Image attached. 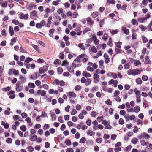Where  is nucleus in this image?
I'll use <instances>...</instances> for the list:
<instances>
[{
  "instance_id": "a19ab883",
  "label": "nucleus",
  "mask_w": 152,
  "mask_h": 152,
  "mask_svg": "<svg viewBox=\"0 0 152 152\" xmlns=\"http://www.w3.org/2000/svg\"><path fill=\"white\" fill-rule=\"evenodd\" d=\"M28 150L30 152H32L34 150V148L33 147L31 146H28L27 148Z\"/></svg>"
},
{
  "instance_id": "72a5a7b5",
  "label": "nucleus",
  "mask_w": 152,
  "mask_h": 152,
  "mask_svg": "<svg viewBox=\"0 0 152 152\" xmlns=\"http://www.w3.org/2000/svg\"><path fill=\"white\" fill-rule=\"evenodd\" d=\"M50 127V125L48 124H45L44 126L43 129L44 130H46L48 129Z\"/></svg>"
},
{
  "instance_id": "f704fd0d",
  "label": "nucleus",
  "mask_w": 152,
  "mask_h": 152,
  "mask_svg": "<svg viewBox=\"0 0 152 152\" xmlns=\"http://www.w3.org/2000/svg\"><path fill=\"white\" fill-rule=\"evenodd\" d=\"M99 68L101 69H103L104 68V66H103V62L102 60H100L99 61Z\"/></svg>"
},
{
  "instance_id": "2f4dec72",
  "label": "nucleus",
  "mask_w": 152,
  "mask_h": 152,
  "mask_svg": "<svg viewBox=\"0 0 152 152\" xmlns=\"http://www.w3.org/2000/svg\"><path fill=\"white\" fill-rule=\"evenodd\" d=\"M69 63L68 61L66 60H64L63 61V63L62 64V66H66L69 64Z\"/></svg>"
},
{
  "instance_id": "338daca9",
  "label": "nucleus",
  "mask_w": 152,
  "mask_h": 152,
  "mask_svg": "<svg viewBox=\"0 0 152 152\" xmlns=\"http://www.w3.org/2000/svg\"><path fill=\"white\" fill-rule=\"evenodd\" d=\"M22 89V87L21 86H18L16 88V90L18 91L19 92L21 91Z\"/></svg>"
},
{
  "instance_id": "ea45409f",
  "label": "nucleus",
  "mask_w": 152,
  "mask_h": 152,
  "mask_svg": "<svg viewBox=\"0 0 152 152\" xmlns=\"http://www.w3.org/2000/svg\"><path fill=\"white\" fill-rule=\"evenodd\" d=\"M86 141V138L84 137H82L80 140L79 143H84Z\"/></svg>"
},
{
  "instance_id": "79ce46f5",
  "label": "nucleus",
  "mask_w": 152,
  "mask_h": 152,
  "mask_svg": "<svg viewBox=\"0 0 152 152\" xmlns=\"http://www.w3.org/2000/svg\"><path fill=\"white\" fill-rule=\"evenodd\" d=\"M139 27L141 28L142 31H144L146 29V28L142 25H140Z\"/></svg>"
},
{
  "instance_id": "412c9836",
  "label": "nucleus",
  "mask_w": 152,
  "mask_h": 152,
  "mask_svg": "<svg viewBox=\"0 0 152 152\" xmlns=\"http://www.w3.org/2000/svg\"><path fill=\"white\" fill-rule=\"evenodd\" d=\"M91 30V29L90 28L88 27H87L84 29L83 31V33L84 34L87 32L90 31Z\"/></svg>"
},
{
  "instance_id": "c85d7f7f",
  "label": "nucleus",
  "mask_w": 152,
  "mask_h": 152,
  "mask_svg": "<svg viewBox=\"0 0 152 152\" xmlns=\"http://www.w3.org/2000/svg\"><path fill=\"white\" fill-rule=\"evenodd\" d=\"M145 63L146 64H149L150 63V61H149V57L148 56H146L145 58Z\"/></svg>"
},
{
  "instance_id": "5fc2aeb1",
  "label": "nucleus",
  "mask_w": 152,
  "mask_h": 152,
  "mask_svg": "<svg viewBox=\"0 0 152 152\" xmlns=\"http://www.w3.org/2000/svg\"><path fill=\"white\" fill-rule=\"evenodd\" d=\"M107 2L109 4H115V1L114 0H107Z\"/></svg>"
},
{
  "instance_id": "de8ad7c7",
  "label": "nucleus",
  "mask_w": 152,
  "mask_h": 152,
  "mask_svg": "<svg viewBox=\"0 0 152 152\" xmlns=\"http://www.w3.org/2000/svg\"><path fill=\"white\" fill-rule=\"evenodd\" d=\"M21 115L23 118H25L27 117L28 115L25 113L23 112L21 113Z\"/></svg>"
},
{
  "instance_id": "f03ea898",
  "label": "nucleus",
  "mask_w": 152,
  "mask_h": 152,
  "mask_svg": "<svg viewBox=\"0 0 152 152\" xmlns=\"http://www.w3.org/2000/svg\"><path fill=\"white\" fill-rule=\"evenodd\" d=\"M92 39L94 40V43L96 45H98L99 43V41L97 38L94 35H93L92 37Z\"/></svg>"
},
{
  "instance_id": "0e129e2a",
  "label": "nucleus",
  "mask_w": 152,
  "mask_h": 152,
  "mask_svg": "<svg viewBox=\"0 0 152 152\" xmlns=\"http://www.w3.org/2000/svg\"><path fill=\"white\" fill-rule=\"evenodd\" d=\"M103 116L98 117L97 118V120L99 122H101L103 121Z\"/></svg>"
},
{
  "instance_id": "c756f323",
  "label": "nucleus",
  "mask_w": 152,
  "mask_h": 152,
  "mask_svg": "<svg viewBox=\"0 0 152 152\" xmlns=\"http://www.w3.org/2000/svg\"><path fill=\"white\" fill-rule=\"evenodd\" d=\"M37 78V74L36 73H34L30 77V78L32 79H36Z\"/></svg>"
},
{
  "instance_id": "e433bc0d",
  "label": "nucleus",
  "mask_w": 152,
  "mask_h": 152,
  "mask_svg": "<svg viewBox=\"0 0 152 152\" xmlns=\"http://www.w3.org/2000/svg\"><path fill=\"white\" fill-rule=\"evenodd\" d=\"M91 82V80L90 79H87L86 81V86H88Z\"/></svg>"
},
{
  "instance_id": "a211bd4d",
  "label": "nucleus",
  "mask_w": 152,
  "mask_h": 152,
  "mask_svg": "<svg viewBox=\"0 0 152 152\" xmlns=\"http://www.w3.org/2000/svg\"><path fill=\"white\" fill-rule=\"evenodd\" d=\"M30 137H31L30 138L29 140L30 141H34L37 139V136L36 135L30 134Z\"/></svg>"
},
{
  "instance_id": "393cba45",
  "label": "nucleus",
  "mask_w": 152,
  "mask_h": 152,
  "mask_svg": "<svg viewBox=\"0 0 152 152\" xmlns=\"http://www.w3.org/2000/svg\"><path fill=\"white\" fill-rule=\"evenodd\" d=\"M98 14L97 12H94L92 14L91 16L93 18H95L98 15Z\"/></svg>"
},
{
  "instance_id": "4d7b16f0",
  "label": "nucleus",
  "mask_w": 152,
  "mask_h": 152,
  "mask_svg": "<svg viewBox=\"0 0 152 152\" xmlns=\"http://www.w3.org/2000/svg\"><path fill=\"white\" fill-rule=\"evenodd\" d=\"M91 115L92 117H95L97 115V113L95 111H92L91 114Z\"/></svg>"
},
{
  "instance_id": "37998d69",
  "label": "nucleus",
  "mask_w": 152,
  "mask_h": 152,
  "mask_svg": "<svg viewBox=\"0 0 152 152\" xmlns=\"http://www.w3.org/2000/svg\"><path fill=\"white\" fill-rule=\"evenodd\" d=\"M136 83L138 84H141L142 83V81L141 79L140 78H138L136 80Z\"/></svg>"
},
{
  "instance_id": "5701e85b",
  "label": "nucleus",
  "mask_w": 152,
  "mask_h": 152,
  "mask_svg": "<svg viewBox=\"0 0 152 152\" xmlns=\"http://www.w3.org/2000/svg\"><path fill=\"white\" fill-rule=\"evenodd\" d=\"M87 134L88 135L92 136L95 134V133L93 131L89 130L87 132Z\"/></svg>"
},
{
  "instance_id": "6ab92c4d",
  "label": "nucleus",
  "mask_w": 152,
  "mask_h": 152,
  "mask_svg": "<svg viewBox=\"0 0 152 152\" xmlns=\"http://www.w3.org/2000/svg\"><path fill=\"white\" fill-rule=\"evenodd\" d=\"M140 143L141 145L143 146H144L147 144H149L148 142H145V140H140Z\"/></svg>"
},
{
  "instance_id": "7c9ffc66",
  "label": "nucleus",
  "mask_w": 152,
  "mask_h": 152,
  "mask_svg": "<svg viewBox=\"0 0 152 152\" xmlns=\"http://www.w3.org/2000/svg\"><path fill=\"white\" fill-rule=\"evenodd\" d=\"M142 39L143 42L144 43H146L148 41L147 39L144 35L142 36Z\"/></svg>"
},
{
  "instance_id": "7ed1b4c3",
  "label": "nucleus",
  "mask_w": 152,
  "mask_h": 152,
  "mask_svg": "<svg viewBox=\"0 0 152 152\" xmlns=\"http://www.w3.org/2000/svg\"><path fill=\"white\" fill-rule=\"evenodd\" d=\"M102 88L104 91L106 92H108L110 93H111L113 90V88H108L106 86H103Z\"/></svg>"
},
{
  "instance_id": "bf43d9fd",
  "label": "nucleus",
  "mask_w": 152,
  "mask_h": 152,
  "mask_svg": "<svg viewBox=\"0 0 152 152\" xmlns=\"http://www.w3.org/2000/svg\"><path fill=\"white\" fill-rule=\"evenodd\" d=\"M80 60L79 58H78V57L75 60H74V62L75 63H80Z\"/></svg>"
},
{
  "instance_id": "8fccbe9b",
  "label": "nucleus",
  "mask_w": 152,
  "mask_h": 152,
  "mask_svg": "<svg viewBox=\"0 0 152 152\" xmlns=\"http://www.w3.org/2000/svg\"><path fill=\"white\" fill-rule=\"evenodd\" d=\"M12 141V139L10 138H8L6 140V142L8 144L11 143Z\"/></svg>"
},
{
  "instance_id": "13d9d810",
  "label": "nucleus",
  "mask_w": 152,
  "mask_h": 152,
  "mask_svg": "<svg viewBox=\"0 0 152 152\" xmlns=\"http://www.w3.org/2000/svg\"><path fill=\"white\" fill-rule=\"evenodd\" d=\"M115 43V45H116V47H117V48H121V45H122V43L121 42H119L117 43Z\"/></svg>"
},
{
  "instance_id": "dca6fc26",
  "label": "nucleus",
  "mask_w": 152,
  "mask_h": 152,
  "mask_svg": "<svg viewBox=\"0 0 152 152\" xmlns=\"http://www.w3.org/2000/svg\"><path fill=\"white\" fill-rule=\"evenodd\" d=\"M142 136L143 138L146 140L148 139L150 137L148 134L145 133H143L142 134Z\"/></svg>"
},
{
  "instance_id": "e2e57ef3",
  "label": "nucleus",
  "mask_w": 152,
  "mask_h": 152,
  "mask_svg": "<svg viewBox=\"0 0 152 152\" xmlns=\"http://www.w3.org/2000/svg\"><path fill=\"white\" fill-rule=\"evenodd\" d=\"M64 56L62 52H61L60 53L59 55V58L61 59H63L64 58Z\"/></svg>"
},
{
  "instance_id": "a878e982",
  "label": "nucleus",
  "mask_w": 152,
  "mask_h": 152,
  "mask_svg": "<svg viewBox=\"0 0 152 152\" xmlns=\"http://www.w3.org/2000/svg\"><path fill=\"white\" fill-rule=\"evenodd\" d=\"M32 60H33V59L31 58H30V57L27 58L26 59V60L24 61V63H28L30 61H32Z\"/></svg>"
},
{
  "instance_id": "09e8293b",
  "label": "nucleus",
  "mask_w": 152,
  "mask_h": 152,
  "mask_svg": "<svg viewBox=\"0 0 152 152\" xmlns=\"http://www.w3.org/2000/svg\"><path fill=\"white\" fill-rule=\"evenodd\" d=\"M116 135L114 134H112L111 136V139L114 140L116 139Z\"/></svg>"
},
{
  "instance_id": "c03bdc74",
  "label": "nucleus",
  "mask_w": 152,
  "mask_h": 152,
  "mask_svg": "<svg viewBox=\"0 0 152 152\" xmlns=\"http://www.w3.org/2000/svg\"><path fill=\"white\" fill-rule=\"evenodd\" d=\"M146 20V18H140L138 20V21L141 23H143L144 21Z\"/></svg>"
},
{
  "instance_id": "2eb2a0df",
  "label": "nucleus",
  "mask_w": 152,
  "mask_h": 152,
  "mask_svg": "<svg viewBox=\"0 0 152 152\" xmlns=\"http://www.w3.org/2000/svg\"><path fill=\"white\" fill-rule=\"evenodd\" d=\"M1 124L4 126V128L6 129H8L9 127V124L7 123H5L4 121H2L1 122Z\"/></svg>"
},
{
  "instance_id": "58836bf2",
  "label": "nucleus",
  "mask_w": 152,
  "mask_h": 152,
  "mask_svg": "<svg viewBox=\"0 0 152 152\" xmlns=\"http://www.w3.org/2000/svg\"><path fill=\"white\" fill-rule=\"evenodd\" d=\"M140 110V108L139 106H137L134 107V111L136 113H138Z\"/></svg>"
},
{
  "instance_id": "052dcab7",
  "label": "nucleus",
  "mask_w": 152,
  "mask_h": 152,
  "mask_svg": "<svg viewBox=\"0 0 152 152\" xmlns=\"http://www.w3.org/2000/svg\"><path fill=\"white\" fill-rule=\"evenodd\" d=\"M12 22L16 25H18L19 24V22L17 20L15 19L13 20L12 21Z\"/></svg>"
},
{
  "instance_id": "69168bd1",
  "label": "nucleus",
  "mask_w": 152,
  "mask_h": 152,
  "mask_svg": "<svg viewBox=\"0 0 152 152\" xmlns=\"http://www.w3.org/2000/svg\"><path fill=\"white\" fill-rule=\"evenodd\" d=\"M39 73L42 74L44 73L45 72V70L42 68H40L39 69Z\"/></svg>"
},
{
  "instance_id": "c9c22d12",
  "label": "nucleus",
  "mask_w": 152,
  "mask_h": 152,
  "mask_svg": "<svg viewBox=\"0 0 152 152\" xmlns=\"http://www.w3.org/2000/svg\"><path fill=\"white\" fill-rule=\"evenodd\" d=\"M20 129L23 132H25L26 130V126L25 125H23L20 127Z\"/></svg>"
},
{
  "instance_id": "6e6d98bb",
  "label": "nucleus",
  "mask_w": 152,
  "mask_h": 152,
  "mask_svg": "<svg viewBox=\"0 0 152 152\" xmlns=\"http://www.w3.org/2000/svg\"><path fill=\"white\" fill-rule=\"evenodd\" d=\"M67 145H70L71 144V142L69 140H67L65 142Z\"/></svg>"
},
{
  "instance_id": "0eeeda50",
  "label": "nucleus",
  "mask_w": 152,
  "mask_h": 152,
  "mask_svg": "<svg viewBox=\"0 0 152 152\" xmlns=\"http://www.w3.org/2000/svg\"><path fill=\"white\" fill-rule=\"evenodd\" d=\"M37 93L39 95H40L42 96H44L46 94V91H45L39 90H38Z\"/></svg>"
},
{
  "instance_id": "680f3d73",
  "label": "nucleus",
  "mask_w": 152,
  "mask_h": 152,
  "mask_svg": "<svg viewBox=\"0 0 152 152\" xmlns=\"http://www.w3.org/2000/svg\"><path fill=\"white\" fill-rule=\"evenodd\" d=\"M148 77L147 76L143 75L142 77V80L144 81H146L148 80Z\"/></svg>"
},
{
  "instance_id": "39448f33",
  "label": "nucleus",
  "mask_w": 152,
  "mask_h": 152,
  "mask_svg": "<svg viewBox=\"0 0 152 152\" xmlns=\"http://www.w3.org/2000/svg\"><path fill=\"white\" fill-rule=\"evenodd\" d=\"M136 95V98L140 97V90H137V88H135L134 90Z\"/></svg>"
},
{
  "instance_id": "603ef678",
  "label": "nucleus",
  "mask_w": 152,
  "mask_h": 152,
  "mask_svg": "<svg viewBox=\"0 0 152 152\" xmlns=\"http://www.w3.org/2000/svg\"><path fill=\"white\" fill-rule=\"evenodd\" d=\"M99 75L97 74L96 73L94 74L93 75V78L94 79H97L99 78Z\"/></svg>"
},
{
  "instance_id": "3c124183",
  "label": "nucleus",
  "mask_w": 152,
  "mask_h": 152,
  "mask_svg": "<svg viewBox=\"0 0 152 152\" xmlns=\"http://www.w3.org/2000/svg\"><path fill=\"white\" fill-rule=\"evenodd\" d=\"M110 32L111 34L114 35L118 33V31L117 30H113L111 31Z\"/></svg>"
},
{
  "instance_id": "864d4df0",
  "label": "nucleus",
  "mask_w": 152,
  "mask_h": 152,
  "mask_svg": "<svg viewBox=\"0 0 152 152\" xmlns=\"http://www.w3.org/2000/svg\"><path fill=\"white\" fill-rule=\"evenodd\" d=\"M51 117H52V119L53 121H54L56 119V116L54 113H53L51 115Z\"/></svg>"
},
{
  "instance_id": "4be33fe9",
  "label": "nucleus",
  "mask_w": 152,
  "mask_h": 152,
  "mask_svg": "<svg viewBox=\"0 0 152 152\" xmlns=\"http://www.w3.org/2000/svg\"><path fill=\"white\" fill-rule=\"evenodd\" d=\"M60 81L57 79H55L54 80L53 84L58 85L59 84Z\"/></svg>"
},
{
  "instance_id": "9d476101",
  "label": "nucleus",
  "mask_w": 152,
  "mask_h": 152,
  "mask_svg": "<svg viewBox=\"0 0 152 152\" xmlns=\"http://www.w3.org/2000/svg\"><path fill=\"white\" fill-rule=\"evenodd\" d=\"M82 75L83 76H85L86 77H91V75L86 71H83L82 73Z\"/></svg>"
},
{
  "instance_id": "f3484780",
  "label": "nucleus",
  "mask_w": 152,
  "mask_h": 152,
  "mask_svg": "<svg viewBox=\"0 0 152 152\" xmlns=\"http://www.w3.org/2000/svg\"><path fill=\"white\" fill-rule=\"evenodd\" d=\"M28 6L29 7V10H35L37 8V6L34 4H29Z\"/></svg>"
},
{
  "instance_id": "774afa93",
  "label": "nucleus",
  "mask_w": 152,
  "mask_h": 152,
  "mask_svg": "<svg viewBox=\"0 0 152 152\" xmlns=\"http://www.w3.org/2000/svg\"><path fill=\"white\" fill-rule=\"evenodd\" d=\"M120 94V92L118 90H115L114 93V96H118Z\"/></svg>"
},
{
  "instance_id": "b1692460",
  "label": "nucleus",
  "mask_w": 152,
  "mask_h": 152,
  "mask_svg": "<svg viewBox=\"0 0 152 152\" xmlns=\"http://www.w3.org/2000/svg\"><path fill=\"white\" fill-rule=\"evenodd\" d=\"M91 51L94 53H96L97 52V50L95 46H92L91 48Z\"/></svg>"
},
{
  "instance_id": "4468645a",
  "label": "nucleus",
  "mask_w": 152,
  "mask_h": 152,
  "mask_svg": "<svg viewBox=\"0 0 152 152\" xmlns=\"http://www.w3.org/2000/svg\"><path fill=\"white\" fill-rule=\"evenodd\" d=\"M25 121L28 123V125L29 126H31L33 125V124L31 123V118L30 117H27V118L26 119Z\"/></svg>"
},
{
  "instance_id": "6e6552de",
  "label": "nucleus",
  "mask_w": 152,
  "mask_h": 152,
  "mask_svg": "<svg viewBox=\"0 0 152 152\" xmlns=\"http://www.w3.org/2000/svg\"><path fill=\"white\" fill-rule=\"evenodd\" d=\"M86 20L88 23V24L89 25H92L94 23V21L92 20L90 17H88L87 18Z\"/></svg>"
},
{
  "instance_id": "ddd939ff",
  "label": "nucleus",
  "mask_w": 152,
  "mask_h": 152,
  "mask_svg": "<svg viewBox=\"0 0 152 152\" xmlns=\"http://www.w3.org/2000/svg\"><path fill=\"white\" fill-rule=\"evenodd\" d=\"M9 32L11 36H12L14 34V32L12 26H10L9 28Z\"/></svg>"
},
{
  "instance_id": "4c0bfd02",
  "label": "nucleus",
  "mask_w": 152,
  "mask_h": 152,
  "mask_svg": "<svg viewBox=\"0 0 152 152\" xmlns=\"http://www.w3.org/2000/svg\"><path fill=\"white\" fill-rule=\"evenodd\" d=\"M37 16L36 12L35 11H33L31 13L30 16L32 17H35Z\"/></svg>"
},
{
  "instance_id": "aec40b11",
  "label": "nucleus",
  "mask_w": 152,
  "mask_h": 152,
  "mask_svg": "<svg viewBox=\"0 0 152 152\" xmlns=\"http://www.w3.org/2000/svg\"><path fill=\"white\" fill-rule=\"evenodd\" d=\"M81 64L80 63H79V64H77V63H72V68L74 69L76 67H79L81 66Z\"/></svg>"
},
{
  "instance_id": "20e7f679",
  "label": "nucleus",
  "mask_w": 152,
  "mask_h": 152,
  "mask_svg": "<svg viewBox=\"0 0 152 152\" xmlns=\"http://www.w3.org/2000/svg\"><path fill=\"white\" fill-rule=\"evenodd\" d=\"M28 17V15L27 14H24L23 13H21L20 14V18L21 19H26Z\"/></svg>"
},
{
  "instance_id": "cd10ccee",
  "label": "nucleus",
  "mask_w": 152,
  "mask_h": 152,
  "mask_svg": "<svg viewBox=\"0 0 152 152\" xmlns=\"http://www.w3.org/2000/svg\"><path fill=\"white\" fill-rule=\"evenodd\" d=\"M19 76L20 80H21V82L22 83H24L26 80V79L20 75H19Z\"/></svg>"
},
{
  "instance_id": "9b49d317",
  "label": "nucleus",
  "mask_w": 152,
  "mask_h": 152,
  "mask_svg": "<svg viewBox=\"0 0 152 152\" xmlns=\"http://www.w3.org/2000/svg\"><path fill=\"white\" fill-rule=\"evenodd\" d=\"M104 57L105 59V62L106 63H107L109 61V56L108 54L106 53H105L104 55Z\"/></svg>"
},
{
  "instance_id": "473e14b6",
  "label": "nucleus",
  "mask_w": 152,
  "mask_h": 152,
  "mask_svg": "<svg viewBox=\"0 0 152 152\" xmlns=\"http://www.w3.org/2000/svg\"><path fill=\"white\" fill-rule=\"evenodd\" d=\"M78 47L83 50H85V48L83 43H80L78 45Z\"/></svg>"
},
{
  "instance_id": "423d86ee",
  "label": "nucleus",
  "mask_w": 152,
  "mask_h": 152,
  "mask_svg": "<svg viewBox=\"0 0 152 152\" xmlns=\"http://www.w3.org/2000/svg\"><path fill=\"white\" fill-rule=\"evenodd\" d=\"M107 75L112 77L114 79H116L117 77V75L116 74L113 72H109L107 74Z\"/></svg>"
},
{
  "instance_id": "a18cd8bd",
  "label": "nucleus",
  "mask_w": 152,
  "mask_h": 152,
  "mask_svg": "<svg viewBox=\"0 0 152 152\" xmlns=\"http://www.w3.org/2000/svg\"><path fill=\"white\" fill-rule=\"evenodd\" d=\"M81 86L79 85H78L75 87V89L76 91H78L80 90L81 89Z\"/></svg>"
},
{
  "instance_id": "f257e3e1",
  "label": "nucleus",
  "mask_w": 152,
  "mask_h": 152,
  "mask_svg": "<svg viewBox=\"0 0 152 152\" xmlns=\"http://www.w3.org/2000/svg\"><path fill=\"white\" fill-rule=\"evenodd\" d=\"M68 97L69 98H74L76 97V94L74 92H69L66 93Z\"/></svg>"
},
{
  "instance_id": "f8f14e48",
  "label": "nucleus",
  "mask_w": 152,
  "mask_h": 152,
  "mask_svg": "<svg viewBox=\"0 0 152 152\" xmlns=\"http://www.w3.org/2000/svg\"><path fill=\"white\" fill-rule=\"evenodd\" d=\"M132 75L134 76L138 75L140 73V70L137 69L132 70Z\"/></svg>"
},
{
  "instance_id": "49530a36",
  "label": "nucleus",
  "mask_w": 152,
  "mask_h": 152,
  "mask_svg": "<svg viewBox=\"0 0 152 152\" xmlns=\"http://www.w3.org/2000/svg\"><path fill=\"white\" fill-rule=\"evenodd\" d=\"M28 86L30 88H34L35 86V85L34 83H30L28 84Z\"/></svg>"
},
{
  "instance_id": "1a4fd4ad",
  "label": "nucleus",
  "mask_w": 152,
  "mask_h": 152,
  "mask_svg": "<svg viewBox=\"0 0 152 152\" xmlns=\"http://www.w3.org/2000/svg\"><path fill=\"white\" fill-rule=\"evenodd\" d=\"M122 30L123 31L124 33L126 35H128L129 34V30L126 28L122 27Z\"/></svg>"
},
{
  "instance_id": "bb28decb",
  "label": "nucleus",
  "mask_w": 152,
  "mask_h": 152,
  "mask_svg": "<svg viewBox=\"0 0 152 152\" xmlns=\"http://www.w3.org/2000/svg\"><path fill=\"white\" fill-rule=\"evenodd\" d=\"M138 139L136 138H133L131 140L132 142L134 144H136L138 141Z\"/></svg>"
}]
</instances>
